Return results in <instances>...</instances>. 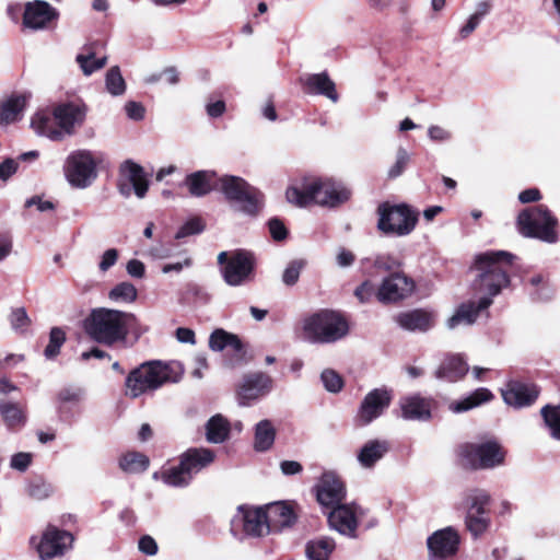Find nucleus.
<instances>
[{"mask_svg":"<svg viewBox=\"0 0 560 560\" xmlns=\"http://www.w3.org/2000/svg\"><path fill=\"white\" fill-rule=\"evenodd\" d=\"M515 258L505 250H488L476 256L474 267L478 276L474 281V289L483 295L478 302L462 303L447 319L448 329L474 324L479 313L492 304V299L510 285V272Z\"/></svg>","mask_w":560,"mask_h":560,"instance_id":"obj_1","label":"nucleus"},{"mask_svg":"<svg viewBox=\"0 0 560 560\" xmlns=\"http://www.w3.org/2000/svg\"><path fill=\"white\" fill-rule=\"evenodd\" d=\"M83 328L92 340L108 347L125 342L130 330L136 334L148 331L135 314L106 307L93 308L84 319Z\"/></svg>","mask_w":560,"mask_h":560,"instance_id":"obj_2","label":"nucleus"},{"mask_svg":"<svg viewBox=\"0 0 560 560\" xmlns=\"http://www.w3.org/2000/svg\"><path fill=\"white\" fill-rule=\"evenodd\" d=\"M350 197L351 190L342 183L313 176L294 180L285 191L288 202L301 208L312 203L336 208L347 202Z\"/></svg>","mask_w":560,"mask_h":560,"instance_id":"obj_3","label":"nucleus"},{"mask_svg":"<svg viewBox=\"0 0 560 560\" xmlns=\"http://www.w3.org/2000/svg\"><path fill=\"white\" fill-rule=\"evenodd\" d=\"M183 369L177 363L149 361L133 369L126 377V395L137 398L148 392H154L164 384L178 383Z\"/></svg>","mask_w":560,"mask_h":560,"instance_id":"obj_4","label":"nucleus"},{"mask_svg":"<svg viewBox=\"0 0 560 560\" xmlns=\"http://www.w3.org/2000/svg\"><path fill=\"white\" fill-rule=\"evenodd\" d=\"M303 332L312 343H331L348 335L349 324L340 313L324 310L304 319Z\"/></svg>","mask_w":560,"mask_h":560,"instance_id":"obj_5","label":"nucleus"},{"mask_svg":"<svg viewBox=\"0 0 560 560\" xmlns=\"http://www.w3.org/2000/svg\"><path fill=\"white\" fill-rule=\"evenodd\" d=\"M517 228L525 237L537 238L549 244H555L559 240L558 220L544 205L524 209L517 217Z\"/></svg>","mask_w":560,"mask_h":560,"instance_id":"obj_6","label":"nucleus"},{"mask_svg":"<svg viewBox=\"0 0 560 560\" xmlns=\"http://www.w3.org/2000/svg\"><path fill=\"white\" fill-rule=\"evenodd\" d=\"M102 162L103 153L100 151L74 150L65 160V177L73 188H88L97 178V167Z\"/></svg>","mask_w":560,"mask_h":560,"instance_id":"obj_7","label":"nucleus"},{"mask_svg":"<svg viewBox=\"0 0 560 560\" xmlns=\"http://www.w3.org/2000/svg\"><path fill=\"white\" fill-rule=\"evenodd\" d=\"M219 189L237 211L247 215H257L264 206V195L241 177H221Z\"/></svg>","mask_w":560,"mask_h":560,"instance_id":"obj_8","label":"nucleus"},{"mask_svg":"<svg viewBox=\"0 0 560 560\" xmlns=\"http://www.w3.org/2000/svg\"><path fill=\"white\" fill-rule=\"evenodd\" d=\"M377 229L385 235L406 236L416 228L418 211L406 203L389 205L384 202L377 208Z\"/></svg>","mask_w":560,"mask_h":560,"instance_id":"obj_9","label":"nucleus"},{"mask_svg":"<svg viewBox=\"0 0 560 560\" xmlns=\"http://www.w3.org/2000/svg\"><path fill=\"white\" fill-rule=\"evenodd\" d=\"M256 257L245 249L232 250L230 261L221 268V276L230 287L246 285L255 280Z\"/></svg>","mask_w":560,"mask_h":560,"instance_id":"obj_10","label":"nucleus"},{"mask_svg":"<svg viewBox=\"0 0 560 560\" xmlns=\"http://www.w3.org/2000/svg\"><path fill=\"white\" fill-rule=\"evenodd\" d=\"M489 501V494L479 489L471 490L465 499V525L475 538L486 533L490 526L489 510L487 509Z\"/></svg>","mask_w":560,"mask_h":560,"instance_id":"obj_11","label":"nucleus"},{"mask_svg":"<svg viewBox=\"0 0 560 560\" xmlns=\"http://www.w3.org/2000/svg\"><path fill=\"white\" fill-rule=\"evenodd\" d=\"M463 466L471 469H486L500 465L504 453L495 442L481 444H464L459 447Z\"/></svg>","mask_w":560,"mask_h":560,"instance_id":"obj_12","label":"nucleus"},{"mask_svg":"<svg viewBox=\"0 0 560 560\" xmlns=\"http://www.w3.org/2000/svg\"><path fill=\"white\" fill-rule=\"evenodd\" d=\"M118 190L128 198L132 192L143 198L149 189V180L143 167L131 160H126L119 166Z\"/></svg>","mask_w":560,"mask_h":560,"instance_id":"obj_13","label":"nucleus"},{"mask_svg":"<svg viewBox=\"0 0 560 560\" xmlns=\"http://www.w3.org/2000/svg\"><path fill=\"white\" fill-rule=\"evenodd\" d=\"M238 529H242L245 535L253 537L269 534L265 509H252L240 505L231 522V530L234 535H237Z\"/></svg>","mask_w":560,"mask_h":560,"instance_id":"obj_14","label":"nucleus"},{"mask_svg":"<svg viewBox=\"0 0 560 560\" xmlns=\"http://www.w3.org/2000/svg\"><path fill=\"white\" fill-rule=\"evenodd\" d=\"M88 107L82 102H65L52 107V115L59 126L61 141L73 136L85 121Z\"/></svg>","mask_w":560,"mask_h":560,"instance_id":"obj_15","label":"nucleus"},{"mask_svg":"<svg viewBox=\"0 0 560 560\" xmlns=\"http://www.w3.org/2000/svg\"><path fill=\"white\" fill-rule=\"evenodd\" d=\"M73 536L69 532L48 526L39 542L36 544V550L42 560H50L62 556L67 549L71 548Z\"/></svg>","mask_w":560,"mask_h":560,"instance_id":"obj_16","label":"nucleus"},{"mask_svg":"<svg viewBox=\"0 0 560 560\" xmlns=\"http://www.w3.org/2000/svg\"><path fill=\"white\" fill-rule=\"evenodd\" d=\"M59 18L56 8L44 0H34L25 4L23 12V25L31 30H44L50 27Z\"/></svg>","mask_w":560,"mask_h":560,"instance_id":"obj_17","label":"nucleus"},{"mask_svg":"<svg viewBox=\"0 0 560 560\" xmlns=\"http://www.w3.org/2000/svg\"><path fill=\"white\" fill-rule=\"evenodd\" d=\"M361 508L354 503L337 505L327 513L328 524L339 534L349 538H355L358 528L357 515L361 514Z\"/></svg>","mask_w":560,"mask_h":560,"instance_id":"obj_18","label":"nucleus"},{"mask_svg":"<svg viewBox=\"0 0 560 560\" xmlns=\"http://www.w3.org/2000/svg\"><path fill=\"white\" fill-rule=\"evenodd\" d=\"M318 503L326 509L342 504L346 498V488L341 479L334 472H324L316 485Z\"/></svg>","mask_w":560,"mask_h":560,"instance_id":"obj_19","label":"nucleus"},{"mask_svg":"<svg viewBox=\"0 0 560 560\" xmlns=\"http://www.w3.org/2000/svg\"><path fill=\"white\" fill-rule=\"evenodd\" d=\"M272 387V380L262 372L247 374L237 389V401L241 406H250L267 395Z\"/></svg>","mask_w":560,"mask_h":560,"instance_id":"obj_20","label":"nucleus"},{"mask_svg":"<svg viewBox=\"0 0 560 560\" xmlns=\"http://www.w3.org/2000/svg\"><path fill=\"white\" fill-rule=\"evenodd\" d=\"M84 395V389L78 386H67L57 393L56 410L61 421L72 422L80 416Z\"/></svg>","mask_w":560,"mask_h":560,"instance_id":"obj_21","label":"nucleus"},{"mask_svg":"<svg viewBox=\"0 0 560 560\" xmlns=\"http://www.w3.org/2000/svg\"><path fill=\"white\" fill-rule=\"evenodd\" d=\"M390 393L387 389L375 388L362 400L357 413V422L366 425L378 418L390 404Z\"/></svg>","mask_w":560,"mask_h":560,"instance_id":"obj_22","label":"nucleus"},{"mask_svg":"<svg viewBox=\"0 0 560 560\" xmlns=\"http://www.w3.org/2000/svg\"><path fill=\"white\" fill-rule=\"evenodd\" d=\"M413 289V281L397 272L383 280L376 295L383 303L397 302L410 295Z\"/></svg>","mask_w":560,"mask_h":560,"instance_id":"obj_23","label":"nucleus"},{"mask_svg":"<svg viewBox=\"0 0 560 560\" xmlns=\"http://www.w3.org/2000/svg\"><path fill=\"white\" fill-rule=\"evenodd\" d=\"M299 81L305 94L325 96L332 103L339 101L336 84L330 79L327 71L303 74L300 77Z\"/></svg>","mask_w":560,"mask_h":560,"instance_id":"obj_24","label":"nucleus"},{"mask_svg":"<svg viewBox=\"0 0 560 560\" xmlns=\"http://www.w3.org/2000/svg\"><path fill=\"white\" fill-rule=\"evenodd\" d=\"M208 346L213 352L230 349L232 351L231 361L233 364L242 363L246 354L245 346L240 337L223 328H217L210 334Z\"/></svg>","mask_w":560,"mask_h":560,"instance_id":"obj_25","label":"nucleus"},{"mask_svg":"<svg viewBox=\"0 0 560 560\" xmlns=\"http://www.w3.org/2000/svg\"><path fill=\"white\" fill-rule=\"evenodd\" d=\"M539 395V389L534 384L511 381L502 390L504 401L515 408L530 406L536 401Z\"/></svg>","mask_w":560,"mask_h":560,"instance_id":"obj_26","label":"nucleus"},{"mask_svg":"<svg viewBox=\"0 0 560 560\" xmlns=\"http://www.w3.org/2000/svg\"><path fill=\"white\" fill-rule=\"evenodd\" d=\"M458 544L459 536L452 527L440 529L428 538L429 551L435 559L454 555L457 551Z\"/></svg>","mask_w":560,"mask_h":560,"instance_id":"obj_27","label":"nucleus"},{"mask_svg":"<svg viewBox=\"0 0 560 560\" xmlns=\"http://www.w3.org/2000/svg\"><path fill=\"white\" fill-rule=\"evenodd\" d=\"M394 319L401 329L408 331H427L435 323L434 313L423 308L400 312Z\"/></svg>","mask_w":560,"mask_h":560,"instance_id":"obj_28","label":"nucleus"},{"mask_svg":"<svg viewBox=\"0 0 560 560\" xmlns=\"http://www.w3.org/2000/svg\"><path fill=\"white\" fill-rule=\"evenodd\" d=\"M401 416L406 420H428L431 418L432 399L419 394L400 399Z\"/></svg>","mask_w":560,"mask_h":560,"instance_id":"obj_29","label":"nucleus"},{"mask_svg":"<svg viewBox=\"0 0 560 560\" xmlns=\"http://www.w3.org/2000/svg\"><path fill=\"white\" fill-rule=\"evenodd\" d=\"M265 512L268 521L269 533L279 532L284 527H290L296 521V515L292 508L284 502L268 504Z\"/></svg>","mask_w":560,"mask_h":560,"instance_id":"obj_30","label":"nucleus"},{"mask_svg":"<svg viewBox=\"0 0 560 560\" xmlns=\"http://www.w3.org/2000/svg\"><path fill=\"white\" fill-rule=\"evenodd\" d=\"M219 179L213 171H197L188 174L185 185L194 197H203L217 188Z\"/></svg>","mask_w":560,"mask_h":560,"instance_id":"obj_31","label":"nucleus"},{"mask_svg":"<svg viewBox=\"0 0 560 560\" xmlns=\"http://www.w3.org/2000/svg\"><path fill=\"white\" fill-rule=\"evenodd\" d=\"M214 457V452L209 448L192 447L184 452L179 456V459L186 467L191 478H194L195 475L213 463Z\"/></svg>","mask_w":560,"mask_h":560,"instance_id":"obj_32","label":"nucleus"},{"mask_svg":"<svg viewBox=\"0 0 560 560\" xmlns=\"http://www.w3.org/2000/svg\"><path fill=\"white\" fill-rule=\"evenodd\" d=\"M469 370L467 362L459 354L447 355L435 371V377L450 383L463 378Z\"/></svg>","mask_w":560,"mask_h":560,"instance_id":"obj_33","label":"nucleus"},{"mask_svg":"<svg viewBox=\"0 0 560 560\" xmlns=\"http://www.w3.org/2000/svg\"><path fill=\"white\" fill-rule=\"evenodd\" d=\"M523 284L533 301L545 302L553 296L555 290L547 275H530L523 280Z\"/></svg>","mask_w":560,"mask_h":560,"instance_id":"obj_34","label":"nucleus"},{"mask_svg":"<svg viewBox=\"0 0 560 560\" xmlns=\"http://www.w3.org/2000/svg\"><path fill=\"white\" fill-rule=\"evenodd\" d=\"M31 127L38 136L46 137L51 141H61V133L52 110L37 112L31 120Z\"/></svg>","mask_w":560,"mask_h":560,"instance_id":"obj_35","label":"nucleus"},{"mask_svg":"<svg viewBox=\"0 0 560 560\" xmlns=\"http://www.w3.org/2000/svg\"><path fill=\"white\" fill-rule=\"evenodd\" d=\"M389 451V444L385 440L368 441L359 451L357 458L364 468H372Z\"/></svg>","mask_w":560,"mask_h":560,"instance_id":"obj_36","label":"nucleus"},{"mask_svg":"<svg viewBox=\"0 0 560 560\" xmlns=\"http://www.w3.org/2000/svg\"><path fill=\"white\" fill-rule=\"evenodd\" d=\"M0 416L7 429L13 432L22 430L27 422V415L18 402L0 400Z\"/></svg>","mask_w":560,"mask_h":560,"instance_id":"obj_37","label":"nucleus"},{"mask_svg":"<svg viewBox=\"0 0 560 560\" xmlns=\"http://www.w3.org/2000/svg\"><path fill=\"white\" fill-rule=\"evenodd\" d=\"M230 432L231 424L221 413L212 416L206 423V439L209 443L221 444L225 442Z\"/></svg>","mask_w":560,"mask_h":560,"instance_id":"obj_38","label":"nucleus"},{"mask_svg":"<svg viewBox=\"0 0 560 560\" xmlns=\"http://www.w3.org/2000/svg\"><path fill=\"white\" fill-rule=\"evenodd\" d=\"M30 95L14 94L1 104L0 124L8 125L19 119V115L23 112Z\"/></svg>","mask_w":560,"mask_h":560,"instance_id":"obj_39","label":"nucleus"},{"mask_svg":"<svg viewBox=\"0 0 560 560\" xmlns=\"http://www.w3.org/2000/svg\"><path fill=\"white\" fill-rule=\"evenodd\" d=\"M493 398V394L485 387L477 388L466 397L453 401L450 405V409L455 413L466 412L472 408H476L485 402L490 401Z\"/></svg>","mask_w":560,"mask_h":560,"instance_id":"obj_40","label":"nucleus"},{"mask_svg":"<svg viewBox=\"0 0 560 560\" xmlns=\"http://www.w3.org/2000/svg\"><path fill=\"white\" fill-rule=\"evenodd\" d=\"M276 429L270 420H261L255 427L254 447L258 452L268 451L275 442Z\"/></svg>","mask_w":560,"mask_h":560,"instance_id":"obj_41","label":"nucleus"},{"mask_svg":"<svg viewBox=\"0 0 560 560\" xmlns=\"http://www.w3.org/2000/svg\"><path fill=\"white\" fill-rule=\"evenodd\" d=\"M336 547L335 540L329 537H319L307 542L305 552L308 560H328Z\"/></svg>","mask_w":560,"mask_h":560,"instance_id":"obj_42","label":"nucleus"},{"mask_svg":"<svg viewBox=\"0 0 560 560\" xmlns=\"http://www.w3.org/2000/svg\"><path fill=\"white\" fill-rule=\"evenodd\" d=\"M161 480L171 487H186L192 480L186 467L179 460L178 465L164 469L161 472Z\"/></svg>","mask_w":560,"mask_h":560,"instance_id":"obj_43","label":"nucleus"},{"mask_svg":"<svg viewBox=\"0 0 560 560\" xmlns=\"http://www.w3.org/2000/svg\"><path fill=\"white\" fill-rule=\"evenodd\" d=\"M540 416L544 420L549 435L560 442V404H547L541 407Z\"/></svg>","mask_w":560,"mask_h":560,"instance_id":"obj_44","label":"nucleus"},{"mask_svg":"<svg viewBox=\"0 0 560 560\" xmlns=\"http://www.w3.org/2000/svg\"><path fill=\"white\" fill-rule=\"evenodd\" d=\"M149 458L139 452H129L119 459V467L126 472H142L149 467Z\"/></svg>","mask_w":560,"mask_h":560,"instance_id":"obj_45","label":"nucleus"},{"mask_svg":"<svg viewBox=\"0 0 560 560\" xmlns=\"http://www.w3.org/2000/svg\"><path fill=\"white\" fill-rule=\"evenodd\" d=\"M78 65L85 75H90L93 72L102 69L106 65V57L96 58L95 54L86 48L85 54H79L75 58Z\"/></svg>","mask_w":560,"mask_h":560,"instance_id":"obj_46","label":"nucleus"},{"mask_svg":"<svg viewBox=\"0 0 560 560\" xmlns=\"http://www.w3.org/2000/svg\"><path fill=\"white\" fill-rule=\"evenodd\" d=\"M105 86L113 96L122 95L126 91V82L121 75L119 67H112L105 75Z\"/></svg>","mask_w":560,"mask_h":560,"instance_id":"obj_47","label":"nucleus"},{"mask_svg":"<svg viewBox=\"0 0 560 560\" xmlns=\"http://www.w3.org/2000/svg\"><path fill=\"white\" fill-rule=\"evenodd\" d=\"M66 342V332L60 327H52L49 332V342L44 350V355L48 360L55 359Z\"/></svg>","mask_w":560,"mask_h":560,"instance_id":"obj_48","label":"nucleus"},{"mask_svg":"<svg viewBox=\"0 0 560 560\" xmlns=\"http://www.w3.org/2000/svg\"><path fill=\"white\" fill-rule=\"evenodd\" d=\"M136 287L130 282H120L109 291V299L116 302L131 303L137 299Z\"/></svg>","mask_w":560,"mask_h":560,"instance_id":"obj_49","label":"nucleus"},{"mask_svg":"<svg viewBox=\"0 0 560 560\" xmlns=\"http://www.w3.org/2000/svg\"><path fill=\"white\" fill-rule=\"evenodd\" d=\"M54 492V487L42 478H35L27 486V494L35 500H45Z\"/></svg>","mask_w":560,"mask_h":560,"instance_id":"obj_50","label":"nucleus"},{"mask_svg":"<svg viewBox=\"0 0 560 560\" xmlns=\"http://www.w3.org/2000/svg\"><path fill=\"white\" fill-rule=\"evenodd\" d=\"M305 266H306L305 259L300 258V259L291 260L287 265L285 269L283 270L282 282L287 287L294 285L299 281L300 275H301L302 270L305 268Z\"/></svg>","mask_w":560,"mask_h":560,"instance_id":"obj_51","label":"nucleus"},{"mask_svg":"<svg viewBox=\"0 0 560 560\" xmlns=\"http://www.w3.org/2000/svg\"><path fill=\"white\" fill-rule=\"evenodd\" d=\"M205 230V223L200 218H192L186 221L176 232L175 238L182 240L184 237L200 234Z\"/></svg>","mask_w":560,"mask_h":560,"instance_id":"obj_52","label":"nucleus"},{"mask_svg":"<svg viewBox=\"0 0 560 560\" xmlns=\"http://www.w3.org/2000/svg\"><path fill=\"white\" fill-rule=\"evenodd\" d=\"M324 387L330 393H339L343 387L341 376L334 370L327 369L320 375Z\"/></svg>","mask_w":560,"mask_h":560,"instance_id":"obj_53","label":"nucleus"},{"mask_svg":"<svg viewBox=\"0 0 560 560\" xmlns=\"http://www.w3.org/2000/svg\"><path fill=\"white\" fill-rule=\"evenodd\" d=\"M9 320L12 329L19 332L24 331L31 323L24 307L13 308L10 313Z\"/></svg>","mask_w":560,"mask_h":560,"instance_id":"obj_54","label":"nucleus"},{"mask_svg":"<svg viewBox=\"0 0 560 560\" xmlns=\"http://www.w3.org/2000/svg\"><path fill=\"white\" fill-rule=\"evenodd\" d=\"M410 160V155L405 148H398L396 153V162L388 170V176L390 178H396L402 174L405 168L407 167Z\"/></svg>","mask_w":560,"mask_h":560,"instance_id":"obj_55","label":"nucleus"},{"mask_svg":"<svg viewBox=\"0 0 560 560\" xmlns=\"http://www.w3.org/2000/svg\"><path fill=\"white\" fill-rule=\"evenodd\" d=\"M268 228L270 235L275 241L280 242L287 238L288 230L280 219L271 218L268 221Z\"/></svg>","mask_w":560,"mask_h":560,"instance_id":"obj_56","label":"nucleus"},{"mask_svg":"<svg viewBox=\"0 0 560 560\" xmlns=\"http://www.w3.org/2000/svg\"><path fill=\"white\" fill-rule=\"evenodd\" d=\"M32 463V454L20 452L11 457L10 466L12 469L25 471Z\"/></svg>","mask_w":560,"mask_h":560,"instance_id":"obj_57","label":"nucleus"},{"mask_svg":"<svg viewBox=\"0 0 560 560\" xmlns=\"http://www.w3.org/2000/svg\"><path fill=\"white\" fill-rule=\"evenodd\" d=\"M118 250L116 248H109L105 250L101 257L98 268L102 272H106L110 269L118 260Z\"/></svg>","mask_w":560,"mask_h":560,"instance_id":"obj_58","label":"nucleus"},{"mask_svg":"<svg viewBox=\"0 0 560 560\" xmlns=\"http://www.w3.org/2000/svg\"><path fill=\"white\" fill-rule=\"evenodd\" d=\"M428 137L434 142H446L452 139V132L441 126L432 125L428 128Z\"/></svg>","mask_w":560,"mask_h":560,"instance_id":"obj_59","label":"nucleus"},{"mask_svg":"<svg viewBox=\"0 0 560 560\" xmlns=\"http://www.w3.org/2000/svg\"><path fill=\"white\" fill-rule=\"evenodd\" d=\"M138 548L142 553L148 556H154L159 550L156 541L150 535H143L140 537Z\"/></svg>","mask_w":560,"mask_h":560,"instance_id":"obj_60","label":"nucleus"},{"mask_svg":"<svg viewBox=\"0 0 560 560\" xmlns=\"http://www.w3.org/2000/svg\"><path fill=\"white\" fill-rule=\"evenodd\" d=\"M19 163L16 160L8 158L0 163V179L8 180L13 174L16 173Z\"/></svg>","mask_w":560,"mask_h":560,"instance_id":"obj_61","label":"nucleus"},{"mask_svg":"<svg viewBox=\"0 0 560 560\" xmlns=\"http://www.w3.org/2000/svg\"><path fill=\"white\" fill-rule=\"evenodd\" d=\"M374 266L378 269L386 271L396 269L399 267V261L389 255H380L374 259Z\"/></svg>","mask_w":560,"mask_h":560,"instance_id":"obj_62","label":"nucleus"},{"mask_svg":"<svg viewBox=\"0 0 560 560\" xmlns=\"http://www.w3.org/2000/svg\"><path fill=\"white\" fill-rule=\"evenodd\" d=\"M126 114L130 119L141 120L144 117V107L142 104L129 101L125 105Z\"/></svg>","mask_w":560,"mask_h":560,"instance_id":"obj_63","label":"nucleus"},{"mask_svg":"<svg viewBox=\"0 0 560 560\" xmlns=\"http://www.w3.org/2000/svg\"><path fill=\"white\" fill-rule=\"evenodd\" d=\"M374 294V287L370 281L362 282L354 291V295L360 300L361 303L370 301Z\"/></svg>","mask_w":560,"mask_h":560,"instance_id":"obj_64","label":"nucleus"}]
</instances>
